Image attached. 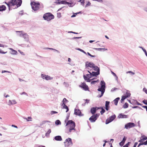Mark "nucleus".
<instances>
[{
    "instance_id": "nucleus-34",
    "label": "nucleus",
    "mask_w": 147,
    "mask_h": 147,
    "mask_svg": "<svg viewBox=\"0 0 147 147\" xmlns=\"http://www.w3.org/2000/svg\"><path fill=\"white\" fill-rule=\"evenodd\" d=\"M55 123L56 124L59 125L61 123L60 121L59 120H57L56 121Z\"/></svg>"
},
{
    "instance_id": "nucleus-3",
    "label": "nucleus",
    "mask_w": 147,
    "mask_h": 147,
    "mask_svg": "<svg viewBox=\"0 0 147 147\" xmlns=\"http://www.w3.org/2000/svg\"><path fill=\"white\" fill-rule=\"evenodd\" d=\"M18 2H17L16 0H11L8 3L5 2V3L8 6L9 9H10L11 6L17 5V7H19L21 5L22 3V0H18Z\"/></svg>"
},
{
    "instance_id": "nucleus-29",
    "label": "nucleus",
    "mask_w": 147,
    "mask_h": 147,
    "mask_svg": "<svg viewBox=\"0 0 147 147\" xmlns=\"http://www.w3.org/2000/svg\"><path fill=\"white\" fill-rule=\"evenodd\" d=\"M16 32H19L20 33V34H19V36H20L21 37H22V34H25V33H24L23 31H16Z\"/></svg>"
},
{
    "instance_id": "nucleus-52",
    "label": "nucleus",
    "mask_w": 147,
    "mask_h": 147,
    "mask_svg": "<svg viewBox=\"0 0 147 147\" xmlns=\"http://www.w3.org/2000/svg\"><path fill=\"white\" fill-rule=\"evenodd\" d=\"M89 100L86 99L85 100V103H88L89 102Z\"/></svg>"
},
{
    "instance_id": "nucleus-20",
    "label": "nucleus",
    "mask_w": 147,
    "mask_h": 147,
    "mask_svg": "<svg viewBox=\"0 0 147 147\" xmlns=\"http://www.w3.org/2000/svg\"><path fill=\"white\" fill-rule=\"evenodd\" d=\"M54 139L57 141H61L62 140V138L61 136H57L55 137Z\"/></svg>"
},
{
    "instance_id": "nucleus-18",
    "label": "nucleus",
    "mask_w": 147,
    "mask_h": 147,
    "mask_svg": "<svg viewBox=\"0 0 147 147\" xmlns=\"http://www.w3.org/2000/svg\"><path fill=\"white\" fill-rule=\"evenodd\" d=\"M118 117L119 118H127V115H124L122 114V113H121L119 114Z\"/></svg>"
},
{
    "instance_id": "nucleus-16",
    "label": "nucleus",
    "mask_w": 147,
    "mask_h": 147,
    "mask_svg": "<svg viewBox=\"0 0 147 147\" xmlns=\"http://www.w3.org/2000/svg\"><path fill=\"white\" fill-rule=\"evenodd\" d=\"M147 140V137L143 135L141 136L140 139L139 140V142H140V143H142L145 140Z\"/></svg>"
},
{
    "instance_id": "nucleus-42",
    "label": "nucleus",
    "mask_w": 147,
    "mask_h": 147,
    "mask_svg": "<svg viewBox=\"0 0 147 147\" xmlns=\"http://www.w3.org/2000/svg\"><path fill=\"white\" fill-rule=\"evenodd\" d=\"M126 137H124L123 138V139L122 140V141L124 143H125V142L126 139Z\"/></svg>"
},
{
    "instance_id": "nucleus-23",
    "label": "nucleus",
    "mask_w": 147,
    "mask_h": 147,
    "mask_svg": "<svg viewBox=\"0 0 147 147\" xmlns=\"http://www.w3.org/2000/svg\"><path fill=\"white\" fill-rule=\"evenodd\" d=\"M9 105L14 104L16 103V101L15 100H13L12 101L10 100H9Z\"/></svg>"
},
{
    "instance_id": "nucleus-57",
    "label": "nucleus",
    "mask_w": 147,
    "mask_h": 147,
    "mask_svg": "<svg viewBox=\"0 0 147 147\" xmlns=\"http://www.w3.org/2000/svg\"><path fill=\"white\" fill-rule=\"evenodd\" d=\"M49 122V121H43L42 123L45 124L47 122Z\"/></svg>"
},
{
    "instance_id": "nucleus-49",
    "label": "nucleus",
    "mask_w": 147,
    "mask_h": 147,
    "mask_svg": "<svg viewBox=\"0 0 147 147\" xmlns=\"http://www.w3.org/2000/svg\"><path fill=\"white\" fill-rule=\"evenodd\" d=\"M142 49L143 50V51L145 52V54L146 56H147V53L145 49H144L143 48H142Z\"/></svg>"
},
{
    "instance_id": "nucleus-53",
    "label": "nucleus",
    "mask_w": 147,
    "mask_h": 147,
    "mask_svg": "<svg viewBox=\"0 0 147 147\" xmlns=\"http://www.w3.org/2000/svg\"><path fill=\"white\" fill-rule=\"evenodd\" d=\"M142 107L146 109L147 112V106H143Z\"/></svg>"
},
{
    "instance_id": "nucleus-58",
    "label": "nucleus",
    "mask_w": 147,
    "mask_h": 147,
    "mask_svg": "<svg viewBox=\"0 0 147 147\" xmlns=\"http://www.w3.org/2000/svg\"><path fill=\"white\" fill-rule=\"evenodd\" d=\"M91 4V3L90 2H88V3L86 4V6L87 5H90Z\"/></svg>"
},
{
    "instance_id": "nucleus-15",
    "label": "nucleus",
    "mask_w": 147,
    "mask_h": 147,
    "mask_svg": "<svg viewBox=\"0 0 147 147\" xmlns=\"http://www.w3.org/2000/svg\"><path fill=\"white\" fill-rule=\"evenodd\" d=\"M41 77L43 79H46L47 80L52 79L53 78L45 74H42Z\"/></svg>"
},
{
    "instance_id": "nucleus-8",
    "label": "nucleus",
    "mask_w": 147,
    "mask_h": 147,
    "mask_svg": "<svg viewBox=\"0 0 147 147\" xmlns=\"http://www.w3.org/2000/svg\"><path fill=\"white\" fill-rule=\"evenodd\" d=\"M64 143L65 147H69L70 145H72L73 144L71 139L70 138L67 139Z\"/></svg>"
},
{
    "instance_id": "nucleus-22",
    "label": "nucleus",
    "mask_w": 147,
    "mask_h": 147,
    "mask_svg": "<svg viewBox=\"0 0 147 147\" xmlns=\"http://www.w3.org/2000/svg\"><path fill=\"white\" fill-rule=\"evenodd\" d=\"M120 99V98L119 97L117 98L116 99H115L114 100L113 102H114V104L115 105H117V103L119 100Z\"/></svg>"
},
{
    "instance_id": "nucleus-54",
    "label": "nucleus",
    "mask_w": 147,
    "mask_h": 147,
    "mask_svg": "<svg viewBox=\"0 0 147 147\" xmlns=\"http://www.w3.org/2000/svg\"><path fill=\"white\" fill-rule=\"evenodd\" d=\"M81 38V37H74L73 38V39H79L80 38Z\"/></svg>"
},
{
    "instance_id": "nucleus-35",
    "label": "nucleus",
    "mask_w": 147,
    "mask_h": 147,
    "mask_svg": "<svg viewBox=\"0 0 147 147\" xmlns=\"http://www.w3.org/2000/svg\"><path fill=\"white\" fill-rule=\"evenodd\" d=\"M84 0H80L79 1L81 2V4L82 5H84Z\"/></svg>"
},
{
    "instance_id": "nucleus-1",
    "label": "nucleus",
    "mask_w": 147,
    "mask_h": 147,
    "mask_svg": "<svg viewBox=\"0 0 147 147\" xmlns=\"http://www.w3.org/2000/svg\"><path fill=\"white\" fill-rule=\"evenodd\" d=\"M85 67L86 68L90 70V71H91L92 70H94L96 71V72L92 71L93 75L97 76L99 74L100 72L99 68L92 62L86 61L85 63Z\"/></svg>"
},
{
    "instance_id": "nucleus-59",
    "label": "nucleus",
    "mask_w": 147,
    "mask_h": 147,
    "mask_svg": "<svg viewBox=\"0 0 147 147\" xmlns=\"http://www.w3.org/2000/svg\"><path fill=\"white\" fill-rule=\"evenodd\" d=\"M51 132V130L50 129H49L47 131V133H50Z\"/></svg>"
},
{
    "instance_id": "nucleus-43",
    "label": "nucleus",
    "mask_w": 147,
    "mask_h": 147,
    "mask_svg": "<svg viewBox=\"0 0 147 147\" xmlns=\"http://www.w3.org/2000/svg\"><path fill=\"white\" fill-rule=\"evenodd\" d=\"M87 54H88V55L90 56V57H95V55H91L90 53L89 52H88L87 53Z\"/></svg>"
},
{
    "instance_id": "nucleus-7",
    "label": "nucleus",
    "mask_w": 147,
    "mask_h": 147,
    "mask_svg": "<svg viewBox=\"0 0 147 147\" xmlns=\"http://www.w3.org/2000/svg\"><path fill=\"white\" fill-rule=\"evenodd\" d=\"M88 71L90 74H87L86 76H85V75H84V79L85 80L87 81L88 82H90V78H91L93 76H94L92 74V71Z\"/></svg>"
},
{
    "instance_id": "nucleus-31",
    "label": "nucleus",
    "mask_w": 147,
    "mask_h": 147,
    "mask_svg": "<svg viewBox=\"0 0 147 147\" xmlns=\"http://www.w3.org/2000/svg\"><path fill=\"white\" fill-rule=\"evenodd\" d=\"M22 37H23L25 39L26 38H28V35L26 34V33H25L24 34H22Z\"/></svg>"
},
{
    "instance_id": "nucleus-12",
    "label": "nucleus",
    "mask_w": 147,
    "mask_h": 147,
    "mask_svg": "<svg viewBox=\"0 0 147 147\" xmlns=\"http://www.w3.org/2000/svg\"><path fill=\"white\" fill-rule=\"evenodd\" d=\"M135 124L133 123H129L125 125V127L127 129L133 127L135 126Z\"/></svg>"
},
{
    "instance_id": "nucleus-62",
    "label": "nucleus",
    "mask_w": 147,
    "mask_h": 147,
    "mask_svg": "<svg viewBox=\"0 0 147 147\" xmlns=\"http://www.w3.org/2000/svg\"><path fill=\"white\" fill-rule=\"evenodd\" d=\"M112 74L115 76H116V74L113 72H112Z\"/></svg>"
},
{
    "instance_id": "nucleus-17",
    "label": "nucleus",
    "mask_w": 147,
    "mask_h": 147,
    "mask_svg": "<svg viewBox=\"0 0 147 147\" xmlns=\"http://www.w3.org/2000/svg\"><path fill=\"white\" fill-rule=\"evenodd\" d=\"M99 108L98 107H93L91 109L90 111L92 114H94L96 112V110H97Z\"/></svg>"
},
{
    "instance_id": "nucleus-60",
    "label": "nucleus",
    "mask_w": 147,
    "mask_h": 147,
    "mask_svg": "<svg viewBox=\"0 0 147 147\" xmlns=\"http://www.w3.org/2000/svg\"><path fill=\"white\" fill-rule=\"evenodd\" d=\"M11 126L12 127H15V128H18V127H17V126H16V125H12Z\"/></svg>"
},
{
    "instance_id": "nucleus-28",
    "label": "nucleus",
    "mask_w": 147,
    "mask_h": 147,
    "mask_svg": "<svg viewBox=\"0 0 147 147\" xmlns=\"http://www.w3.org/2000/svg\"><path fill=\"white\" fill-rule=\"evenodd\" d=\"M24 118L26 119L27 121H32V118L31 117H28L27 118L26 117Z\"/></svg>"
},
{
    "instance_id": "nucleus-47",
    "label": "nucleus",
    "mask_w": 147,
    "mask_h": 147,
    "mask_svg": "<svg viewBox=\"0 0 147 147\" xmlns=\"http://www.w3.org/2000/svg\"><path fill=\"white\" fill-rule=\"evenodd\" d=\"M5 72H8V73H10V71H7L3 70L2 71V73H5Z\"/></svg>"
},
{
    "instance_id": "nucleus-27",
    "label": "nucleus",
    "mask_w": 147,
    "mask_h": 147,
    "mask_svg": "<svg viewBox=\"0 0 147 147\" xmlns=\"http://www.w3.org/2000/svg\"><path fill=\"white\" fill-rule=\"evenodd\" d=\"M60 4H70V3L69 2H68L65 1H60Z\"/></svg>"
},
{
    "instance_id": "nucleus-30",
    "label": "nucleus",
    "mask_w": 147,
    "mask_h": 147,
    "mask_svg": "<svg viewBox=\"0 0 147 147\" xmlns=\"http://www.w3.org/2000/svg\"><path fill=\"white\" fill-rule=\"evenodd\" d=\"M128 107V104L127 103H125L123 106V107L124 109H126Z\"/></svg>"
},
{
    "instance_id": "nucleus-26",
    "label": "nucleus",
    "mask_w": 147,
    "mask_h": 147,
    "mask_svg": "<svg viewBox=\"0 0 147 147\" xmlns=\"http://www.w3.org/2000/svg\"><path fill=\"white\" fill-rule=\"evenodd\" d=\"M147 144V140L146 141H145L144 142L140 143L139 144H138V147H139V146H140L142 145H146Z\"/></svg>"
},
{
    "instance_id": "nucleus-37",
    "label": "nucleus",
    "mask_w": 147,
    "mask_h": 147,
    "mask_svg": "<svg viewBox=\"0 0 147 147\" xmlns=\"http://www.w3.org/2000/svg\"><path fill=\"white\" fill-rule=\"evenodd\" d=\"M7 53V51L5 52H3L2 50L0 48V53L2 54H5Z\"/></svg>"
},
{
    "instance_id": "nucleus-56",
    "label": "nucleus",
    "mask_w": 147,
    "mask_h": 147,
    "mask_svg": "<svg viewBox=\"0 0 147 147\" xmlns=\"http://www.w3.org/2000/svg\"><path fill=\"white\" fill-rule=\"evenodd\" d=\"M138 143L137 142L135 143L134 146V147H136V145Z\"/></svg>"
},
{
    "instance_id": "nucleus-10",
    "label": "nucleus",
    "mask_w": 147,
    "mask_h": 147,
    "mask_svg": "<svg viewBox=\"0 0 147 147\" xmlns=\"http://www.w3.org/2000/svg\"><path fill=\"white\" fill-rule=\"evenodd\" d=\"M131 94L129 91L127 90L126 92V94L125 95L122 96L121 98V101L122 102L125 99L128 97H129L130 96Z\"/></svg>"
},
{
    "instance_id": "nucleus-44",
    "label": "nucleus",
    "mask_w": 147,
    "mask_h": 147,
    "mask_svg": "<svg viewBox=\"0 0 147 147\" xmlns=\"http://www.w3.org/2000/svg\"><path fill=\"white\" fill-rule=\"evenodd\" d=\"M143 102L145 104L147 105V100H144L143 101Z\"/></svg>"
},
{
    "instance_id": "nucleus-55",
    "label": "nucleus",
    "mask_w": 147,
    "mask_h": 147,
    "mask_svg": "<svg viewBox=\"0 0 147 147\" xmlns=\"http://www.w3.org/2000/svg\"><path fill=\"white\" fill-rule=\"evenodd\" d=\"M136 104L140 105H142L141 103H140L139 102H138L136 101Z\"/></svg>"
},
{
    "instance_id": "nucleus-25",
    "label": "nucleus",
    "mask_w": 147,
    "mask_h": 147,
    "mask_svg": "<svg viewBox=\"0 0 147 147\" xmlns=\"http://www.w3.org/2000/svg\"><path fill=\"white\" fill-rule=\"evenodd\" d=\"M62 105H63V108L66 109V112H67L69 111V109L68 107L65 104H63Z\"/></svg>"
},
{
    "instance_id": "nucleus-61",
    "label": "nucleus",
    "mask_w": 147,
    "mask_h": 147,
    "mask_svg": "<svg viewBox=\"0 0 147 147\" xmlns=\"http://www.w3.org/2000/svg\"><path fill=\"white\" fill-rule=\"evenodd\" d=\"M138 107L137 106H134V107H132V108L133 109H134V108H137V107Z\"/></svg>"
},
{
    "instance_id": "nucleus-63",
    "label": "nucleus",
    "mask_w": 147,
    "mask_h": 147,
    "mask_svg": "<svg viewBox=\"0 0 147 147\" xmlns=\"http://www.w3.org/2000/svg\"><path fill=\"white\" fill-rule=\"evenodd\" d=\"M97 1H98L101 2H102V0H97Z\"/></svg>"
},
{
    "instance_id": "nucleus-32",
    "label": "nucleus",
    "mask_w": 147,
    "mask_h": 147,
    "mask_svg": "<svg viewBox=\"0 0 147 147\" xmlns=\"http://www.w3.org/2000/svg\"><path fill=\"white\" fill-rule=\"evenodd\" d=\"M68 101L65 98H63V104H65Z\"/></svg>"
},
{
    "instance_id": "nucleus-5",
    "label": "nucleus",
    "mask_w": 147,
    "mask_h": 147,
    "mask_svg": "<svg viewBox=\"0 0 147 147\" xmlns=\"http://www.w3.org/2000/svg\"><path fill=\"white\" fill-rule=\"evenodd\" d=\"M32 9L34 11L38 10L40 7V4L39 2L34 1L31 2L30 3Z\"/></svg>"
},
{
    "instance_id": "nucleus-45",
    "label": "nucleus",
    "mask_w": 147,
    "mask_h": 147,
    "mask_svg": "<svg viewBox=\"0 0 147 147\" xmlns=\"http://www.w3.org/2000/svg\"><path fill=\"white\" fill-rule=\"evenodd\" d=\"M124 143L121 141L119 143V145L121 146H122L124 144Z\"/></svg>"
},
{
    "instance_id": "nucleus-9",
    "label": "nucleus",
    "mask_w": 147,
    "mask_h": 147,
    "mask_svg": "<svg viewBox=\"0 0 147 147\" xmlns=\"http://www.w3.org/2000/svg\"><path fill=\"white\" fill-rule=\"evenodd\" d=\"M99 115L97 114L92 115L89 119V120L91 122H94L97 119Z\"/></svg>"
},
{
    "instance_id": "nucleus-14",
    "label": "nucleus",
    "mask_w": 147,
    "mask_h": 147,
    "mask_svg": "<svg viewBox=\"0 0 147 147\" xmlns=\"http://www.w3.org/2000/svg\"><path fill=\"white\" fill-rule=\"evenodd\" d=\"M74 114L82 116H83V114H82L81 111L79 109H75L74 110Z\"/></svg>"
},
{
    "instance_id": "nucleus-50",
    "label": "nucleus",
    "mask_w": 147,
    "mask_h": 147,
    "mask_svg": "<svg viewBox=\"0 0 147 147\" xmlns=\"http://www.w3.org/2000/svg\"><path fill=\"white\" fill-rule=\"evenodd\" d=\"M97 82V81H92L91 82V84H94V83L95 82Z\"/></svg>"
},
{
    "instance_id": "nucleus-21",
    "label": "nucleus",
    "mask_w": 147,
    "mask_h": 147,
    "mask_svg": "<svg viewBox=\"0 0 147 147\" xmlns=\"http://www.w3.org/2000/svg\"><path fill=\"white\" fill-rule=\"evenodd\" d=\"M6 8L5 6L2 5L0 6V11H2L6 10Z\"/></svg>"
},
{
    "instance_id": "nucleus-11",
    "label": "nucleus",
    "mask_w": 147,
    "mask_h": 147,
    "mask_svg": "<svg viewBox=\"0 0 147 147\" xmlns=\"http://www.w3.org/2000/svg\"><path fill=\"white\" fill-rule=\"evenodd\" d=\"M79 87L83 88L84 90L87 91L89 90V88L85 83H82L79 85Z\"/></svg>"
},
{
    "instance_id": "nucleus-39",
    "label": "nucleus",
    "mask_w": 147,
    "mask_h": 147,
    "mask_svg": "<svg viewBox=\"0 0 147 147\" xmlns=\"http://www.w3.org/2000/svg\"><path fill=\"white\" fill-rule=\"evenodd\" d=\"M97 49L98 50H102L104 51H105V50H107V49H105V48H98V49Z\"/></svg>"
},
{
    "instance_id": "nucleus-48",
    "label": "nucleus",
    "mask_w": 147,
    "mask_h": 147,
    "mask_svg": "<svg viewBox=\"0 0 147 147\" xmlns=\"http://www.w3.org/2000/svg\"><path fill=\"white\" fill-rule=\"evenodd\" d=\"M77 13H74V14H73V15H72L71 17V18H73V17H75L76 16V15H77Z\"/></svg>"
},
{
    "instance_id": "nucleus-41",
    "label": "nucleus",
    "mask_w": 147,
    "mask_h": 147,
    "mask_svg": "<svg viewBox=\"0 0 147 147\" xmlns=\"http://www.w3.org/2000/svg\"><path fill=\"white\" fill-rule=\"evenodd\" d=\"M57 112L54 111H52L51 112V114L53 115L54 114L57 113Z\"/></svg>"
},
{
    "instance_id": "nucleus-38",
    "label": "nucleus",
    "mask_w": 147,
    "mask_h": 147,
    "mask_svg": "<svg viewBox=\"0 0 147 147\" xmlns=\"http://www.w3.org/2000/svg\"><path fill=\"white\" fill-rule=\"evenodd\" d=\"M60 1L59 0H57V1H56L55 2V3L56 4H60Z\"/></svg>"
},
{
    "instance_id": "nucleus-51",
    "label": "nucleus",
    "mask_w": 147,
    "mask_h": 147,
    "mask_svg": "<svg viewBox=\"0 0 147 147\" xmlns=\"http://www.w3.org/2000/svg\"><path fill=\"white\" fill-rule=\"evenodd\" d=\"M21 95L25 94V95H26L27 96H28V95H27V94L26 93V92H23L22 93H21Z\"/></svg>"
},
{
    "instance_id": "nucleus-64",
    "label": "nucleus",
    "mask_w": 147,
    "mask_h": 147,
    "mask_svg": "<svg viewBox=\"0 0 147 147\" xmlns=\"http://www.w3.org/2000/svg\"><path fill=\"white\" fill-rule=\"evenodd\" d=\"M123 147H128V146H127V145H125L123 146Z\"/></svg>"
},
{
    "instance_id": "nucleus-4",
    "label": "nucleus",
    "mask_w": 147,
    "mask_h": 147,
    "mask_svg": "<svg viewBox=\"0 0 147 147\" xmlns=\"http://www.w3.org/2000/svg\"><path fill=\"white\" fill-rule=\"evenodd\" d=\"M100 85L101 87L98 89V91H101V95L100 96L98 95L99 97H101L103 96L105 90V84L104 81H100Z\"/></svg>"
},
{
    "instance_id": "nucleus-40",
    "label": "nucleus",
    "mask_w": 147,
    "mask_h": 147,
    "mask_svg": "<svg viewBox=\"0 0 147 147\" xmlns=\"http://www.w3.org/2000/svg\"><path fill=\"white\" fill-rule=\"evenodd\" d=\"M127 74L128 73H130L131 74L134 75L135 74V73L131 71H129L126 72Z\"/></svg>"
},
{
    "instance_id": "nucleus-19",
    "label": "nucleus",
    "mask_w": 147,
    "mask_h": 147,
    "mask_svg": "<svg viewBox=\"0 0 147 147\" xmlns=\"http://www.w3.org/2000/svg\"><path fill=\"white\" fill-rule=\"evenodd\" d=\"M110 102L109 101H106V102L105 103V109L107 110L108 111L109 109V104Z\"/></svg>"
},
{
    "instance_id": "nucleus-46",
    "label": "nucleus",
    "mask_w": 147,
    "mask_h": 147,
    "mask_svg": "<svg viewBox=\"0 0 147 147\" xmlns=\"http://www.w3.org/2000/svg\"><path fill=\"white\" fill-rule=\"evenodd\" d=\"M143 90L147 94V90L146 88H144L143 89Z\"/></svg>"
},
{
    "instance_id": "nucleus-33",
    "label": "nucleus",
    "mask_w": 147,
    "mask_h": 147,
    "mask_svg": "<svg viewBox=\"0 0 147 147\" xmlns=\"http://www.w3.org/2000/svg\"><path fill=\"white\" fill-rule=\"evenodd\" d=\"M78 50H79L80 51L83 53L84 54H86V53L85 52L84 50H82V49H80V48H78L77 49Z\"/></svg>"
},
{
    "instance_id": "nucleus-6",
    "label": "nucleus",
    "mask_w": 147,
    "mask_h": 147,
    "mask_svg": "<svg viewBox=\"0 0 147 147\" xmlns=\"http://www.w3.org/2000/svg\"><path fill=\"white\" fill-rule=\"evenodd\" d=\"M44 20L49 21L54 18V16L50 13H47L45 14L43 16Z\"/></svg>"
},
{
    "instance_id": "nucleus-13",
    "label": "nucleus",
    "mask_w": 147,
    "mask_h": 147,
    "mask_svg": "<svg viewBox=\"0 0 147 147\" xmlns=\"http://www.w3.org/2000/svg\"><path fill=\"white\" fill-rule=\"evenodd\" d=\"M116 118V116L115 115H112L109 118L107 119L106 121V124H108L111 122L112 121Z\"/></svg>"
},
{
    "instance_id": "nucleus-24",
    "label": "nucleus",
    "mask_w": 147,
    "mask_h": 147,
    "mask_svg": "<svg viewBox=\"0 0 147 147\" xmlns=\"http://www.w3.org/2000/svg\"><path fill=\"white\" fill-rule=\"evenodd\" d=\"M9 49L12 51V54L16 55L17 53V51L11 48H9Z\"/></svg>"
},
{
    "instance_id": "nucleus-36",
    "label": "nucleus",
    "mask_w": 147,
    "mask_h": 147,
    "mask_svg": "<svg viewBox=\"0 0 147 147\" xmlns=\"http://www.w3.org/2000/svg\"><path fill=\"white\" fill-rule=\"evenodd\" d=\"M102 110L100 111V112L101 115H102L105 112V110L103 108L101 109Z\"/></svg>"
},
{
    "instance_id": "nucleus-2",
    "label": "nucleus",
    "mask_w": 147,
    "mask_h": 147,
    "mask_svg": "<svg viewBox=\"0 0 147 147\" xmlns=\"http://www.w3.org/2000/svg\"><path fill=\"white\" fill-rule=\"evenodd\" d=\"M66 128L67 130V133H70L75 132L76 129L75 128L76 124L72 120L68 121L66 124Z\"/></svg>"
}]
</instances>
